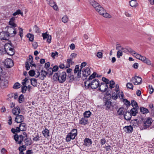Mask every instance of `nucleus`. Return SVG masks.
Instances as JSON below:
<instances>
[{
	"mask_svg": "<svg viewBox=\"0 0 154 154\" xmlns=\"http://www.w3.org/2000/svg\"><path fill=\"white\" fill-rule=\"evenodd\" d=\"M149 92L150 94H152L154 91V89L152 86L149 85Z\"/></svg>",
	"mask_w": 154,
	"mask_h": 154,
	"instance_id": "nucleus-47",
	"label": "nucleus"
},
{
	"mask_svg": "<svg viewBox=\"0 0 154 154\" xmlns=\"http://www.w3.org/2000/svg\"><path fill=\"white\" fill-rule=\"evenodd\" d=\"M79 65H77L75 66V69L74 70V74H76L79 72Z\"/></svg>",
	"mask_w": 154,
	"mask_h": 154,
	"instance_id": "nucleus-53",
	"label": "nucleus"
},
{
	"mask_svg": "<svg viewBox=\"0 0 154 154\" xmlns=\"http://www.w3.org/2000/svg\"><path fill=\"white\" fill-rule=\"evenodd\" d=\"M125 110L123 107H120L117 111V113L119 115H124Z\"/></svg>",
	"mask_w": 154,
	"mask_h": 154,
	"instance_id": "nucleus-24",
	"label": "nucleus"
},
{
	"mask_svg": "<svg viewBox=\"0 0 154 154\" xmlns=\"http://www.w3.org/2000/svg\"><path fill=\"white\" fill-rule=\"evenodd\" d=\"M18 101L20 103H21L24 101V95L21 94L20 96L18 98Z\"/></svg>",
	"mask_w": 154,
	"mask_h": 154,
	"instance_id": "nucleus-36",
	"label": "nucleus"
},
{
	"mask_svg": "<svg viewBox=\"0 0 154 154\" xmlns=\"http://www.w3.org/2000/svg\"><path fill=\"white\" fill-rule=\"evenodd\" d=\"M91 88L94 89L97 88L100 85V83L99 81L97 79H94L91 81V83H89L88 84V88L90 86Z\"/></svg>",
	"mask_w": 154,
	"mask_h": 154,
	"instance_id": "nucleus-3",
	"label": "nucleus"
},
{
	"mask_svg": "<svg viewBox=\"0 0 154 154\" xmlns=\"http://www.w3.org/2000/svg\"><path fill=\"white\" fill-rule=\"evenodd\" d=\"M42 133L45 137H47L49 136V131L47 128H45L42 132Z\"/></svg>",
	"mask_w": 154,
	"mask_h": 154,
	"instance_id": "nucleus-31",
	"label": "nucleus"
},
{
	"mask_svg": "<svg viewBox=\"0 0 154 154\" xmlns=\"http://www.w3.org/2000/svg\"><path fill=\"white\" fill-rule=\"evenodd\" d=\"M32 46L34 49H36L38 47V44L37 42H33L32 44Z\"/></svg>",
	"mask_w": 154,
	"mask_h": 154,
	"instance_id": "nucleus-64",
	"label": "nucleus"
},
{
	"mask_svg": "<svg viewBox=\"0 0 154 154\" xmlns=\"http://www.w3.org/2000/svg\"><path fill=\"white\" fill-rule=\"evenodd\" d=\"M77 135L76 134H75L72 133H69L66 136V140L67 142H69L71 139H74Z\"/></svg>",
	"mask_w": 154,
	"mask_h": 154,
	"instance_id": "nucleus-9",
	"label": "nucleus"
},
{
	"mask_svg": "<svg viewBox=\"0 0 154 154\" xmlns=\"http://www.w3.org/2000/svg\"><path fill=\"white\" fill-rule=\"evenodd\" d=\"M8 85V80L6 79H3L0 81V87L4 88L7 87Z\"/></svg>",
	"mask_w": 154,
	"mask_h": 154,
	"instance_id": "nucleus-8",
	"label": "nucleus"
},
{
	"mask_svg": "<svg viewBox=\"0 0 154 154\" xmlns=\"http://www.w3.org/2000/svg\"><path fill=\"white\" fill-rule=\"evenodd\" d=\"M124 115L125 119L126 120H130L131 119V113L129 112L126 111L125 112Z\"/></svg>",
	"mask_w": 154,
	"mask_h": 154,
	"instance_id": "nucleus-16",
	"label": "nucleus"
},
{
	"mask_svg": "<svg viewBox=\"0 0 154 154\" xmlns=\"http://www.w3.org/2000/svg\"><path fill=\"white\" fill-rule=\"evenodd\" d=\"M41 73L39 78L42 80H43L44 78L46 77V75H47V72L43 70H42L41 71Z\"/></svg>",
	"mask_w": 154,
	"mask_h": 154,
	"instance_id": "nucleus-19",
	"label": "nucleus"
},
{
	"mask_svg": "<svg viewBox=\"0 0 154 154\" xmlns=\"http://www.w3.org/2000/svg\"><path fill=\"white\" fill-rule=\"evenodd\" d=\"M72 59H68L67 60V62L68 64V66H66V68H68L70 66V63H71V64H72L74 63L72 61Z\"/></svg>",
	"mask_w": 154,
	"mask_h": 154,
	"instance_id": "nucleus-43",
	"label": "nucleus"
},
{
	"mask_svg": "<svg viewBox=\"0 0 154 154\" xmlns=\"http://www.w3.org/2000/svg\"><path fill=\"white\" fill-rule=\"evenodd\" d=\"M130 5L132 7H135V0H132L129 2Z\"/></svg>",
	"mask_w": 154,
	"mask_h": 154,
	"instance_id": "nucleus-56",
	"label": "nucleus"
},
{
	"mask_svg": "<svg viewBox=\"0 0 154 154\" xmlns=\"http://www.w3.org/2000/svg\"><path fill=\"white\" fill-rule=\"evenodd\" d=\"M5 51L7 54L10 56L13 55L15 53L14 49L13 48H11L8 50H7Z\"/></svg>",
	"mask_w": 154,
	"mask_h": 154,
	"instance_id": "nucleus-28",
	"label": "nucleus"
},
{
	"mask_svg": "<svg viewBox=\"0 0 154 154\" xmlns=\"http://www.w3.org/2000/svg\"><path fill=\"white\" fill-rule=\"evenodd\" d=\"M97 56L99 58H102L103 56V54L101 52H97Z\"/></svg>",
	"mask_w": 154,
	"mask_h": 154,
	"instance_id": "nucleus-62",
	"label": "nucleus"
},
{
	"mask_svg": "<svg viewBox=\"0 0 154 154\" xmlns=\"http://www.w3.org/2000/svg\"><path fill=\"white\" fill-rule=\"evenodd\" d=\"M14 138L16 143L20 144L23 140L24 137L22 135L19 136L17 134H15L14 136Z\"/></svg>",
	"mask_w": 154,
	"mask_h": 154,
	"instance_id": "nucleus-4",
	"label": "nucleus"
},
{
	"mask_svg": "<svg viewBox=\"0 0 154 154\" xmlns=\"http://www.w3.org/2000/svg\"><path fill=\"white\" fill-rule=\"evenodd\" d=\"M25 64L26 65L25 67L26 68V70H29L30 69V66L29 64L28 61H26L25 63Z\"/></svg>",
	"mask_w": 154,
	"mask_h": 154,
	"instance_id": "nucleus-55",
	"label": "nucleus"
},
{
	"mask_svg": "<svg viewBox=\"0 0 154 154\" xmlns=\"http://www.w3.org/2000/svg\"><path fill=\"white\" fill-rule=\"evenodd\" d=\"M68 77H69V81L70 82L76 80V78L74 77L73 75H71V74H68Z\"/></svg>",
	"mask_w": 154,
	"mask_h": 154,
	"instance_id": "nucleus-25",
	"label": "nucleus"
},
{
	"mask_svg": "<svg viewBox=\"0 0 154 154\" xmlns=\"http://www.w3.org/2000/svg\"><path fill=\"white\" fill-rule=\"evenodd\" d=\"M82 75L84 77H86L89 75L91 72L90 69L89 68L87 67L86 69H83L82 71Z\"/></svg>",
	"mask_w": 154,
	"mask_h": 154,
	"instance_id": "nucleus-11",
	"label": "nucleus"
},
{
	"mask_svg": "<svg viewBox=\"0 0 154 154\" xmlns=\"http://www.w3.org/2000/svg\"><path fill=\"white\" fill-rule=\"evenodd\" d=\"M124 129L126 133H131L133 131V128L131 125H130L125 127Z\"/></svg>",
	"mask_w": 154,
	"mask_h": 154,
	"instance_id": "nucleus-18",
	"label": "nucleus"
},
{
	"mask_svg": "<svg viewBox=\"0 0 154 154\" xmlns=\"http://www.w3.org/2000/svg\"><path fill=\"white\" fill-rule=\"evenodd\" d=\"M135 58L138 59L143 62L145 63L148 65H150L151 64V63L150 60L148 58H146L144 56H141L135 52Z\"/></svg>",
	"mask_w": 154,
	"mask_h": 154,
	"instance_id": "nucleus-2",
	"label": "nucleus"
},
{
	"mask_svg": "<svg viewBox=\"0 0 154 154\" xmlns=\"http://www.w3.org/2000/svg\"><path fill=\"white\" fill-rule=\"evenodd\" d=\"M102 80L103 81V82H104L107 85L109 83V80L104 77H103L102 78Z\"/></svg>",
	"mask_w": 154,
	"mask_h": 154,
	"instance_id": "nucleus-45",
	"label": "nucleus"
},
{
	"mask_svg": "<svg viewBox=\"0 0 154 154\" xmlns=\"http://www.w3.org/2000/svg\"><path fill=\"white\" fill-rule=\"evenodd\" d=\"M31 85L34 87H36L37 85V80L35 78H32L30 79Z\"/></svg>",
	"mask_w": 154,
	"mask_h": 154,
	"instance_id": "nucleus-32",
	"label": "nucleus"
},
{
	"mask_svg": "<svg viewBox=\"0 0 154 154\" xmlns=\"http://www.w3.org/2000/svg\"><path fill=\"white\" fill-rule=\"evenodd\" d=\"M20 109L18 106L13 109L12 112L14 115L17 116L20 114Z\"/></svg>",
	"mask_w": 154,
	"mask_h": 154,
	"instance_id": "nucleus-13",
	"label": "nucleus"
},
{
	"mask_svg": "<svg viewBox=\"0 0 154 154\" xmlns=\"http://www.w3.org/2000/svg\"><path fill=\"white\" fill-rule=\"evenodd\" d=\"M96 75H98V74L95 72H94L88 78V81L90 82V80L94 78L96 76Z\"/></svg>",
	"mask_w": 154,
	"mask_h": 154,
	"instance_id": "nucleus-35",
	"label": "nucleus"
},
{
	"mask_svg": "<svg viewBox=\"0 0 154 154\" xmlns=\"http://www.w3.org/2000/svg\"><path fill=\"white\" fill-rule=\"evenodd\" d=\"M122 55V52L121 50H118L117 53V57L118 58H119Z\"/></svg>",
	"mask_w": 154,
	"mask_h": 154,
	"instance_id": "nucleus-49",
	"label": "nucleus"
},
{
	"mask_svg": "<svg viewBox=\"0 0 154 154\" xmlns=\"http://www.w3.org/2000/svg\"><path fill=\"white\" fill-rule=\"evenodd\" d=\"M26 125L25 123H21L19 126L22 131H25L26 130Z\"/></svg>",
	"mask_w": 154,
	"mask_h": 154,
	"instance_id": "nucleus-23",
	"label": "nucleus"
},
{
	"mask_svg": "<svg viewBox=\"0 0 154 154\" xmlns=\"http://www.w3.org/2000/svg\"><path fill=\"white\" fill-rule=\"evenodd\" d=\"M4 64L7 68H9L13 66L14 64L12 59L7 58L5 60L4 62Z\"/></svg>",
	"mask_w": 154,
	"mask_h": 154,
	"instance_id": "nucleus-6",
	"label": "nucleus"
},
{
	"mask_svg": "<svg viewBox=\"0 0 154 154\" xmlns=\"http://www.w3.org/2000/svg\"><path fill=\"white\" fill-rule=\"evenodd\" d=\"M131 104L132 106L133 107V108L131 110V113L132 115L135 116V112L133 110V109H135V101L134 100L131 101Z\"/></svg>",
	"mask_w": 154,
	"mask_h": 154,
	"instance_id": "nucleus-30",
	"label": "nucleus"
},
{
	"mask_svg": "<svg viewBox=\"0 0 154 154\" xmlns=\"http://www.w3.org/2000/svg\"><path fill=\"white\" fill-rule=\"evenodd\" d=\"M9 35L8 32H2L0 33V38L2 40H8Z\"/></svg>",
	"mask_w": 154,
	"mask_h": 154,
	"instance_id": "nucleus-7",
	"label": "nucleus"
},
{
	"mask_svg": "<svg viewBox=\"0 0 154 154\" xmlns=\"http://www.w3.org/2000/svg\"><path fill=\"white\" fill-rule=\"evenodd\" d=\"M20 87V85L18 82L15 83L13 87V88L14 89H17Z\"/></svg>",
	"mask_w": 154,
	"mask_h": 154,
	"instance_id": "nucleus-38",
	"label": "nucleus"
},
{
	"mask_svg": "<svg viewBox=\"0 0 154 154\" xmlns=\"http://www.w3.org/2000/svg\"><path fill=\"white\" fill-rule=\"evenodd\" d=\"M19 29L20 30L19 35L21 38L23 36V29L20 27L19 28Z\"/></svg>",
	"mask_w": 154,
	"mask_h": 154,
	"instance_id": "nucleus-59",
	"label": "nucleus"
},
{
	"mask_svg": "<svg viewBox=\"0 0 154 154\" xmlns=\"http://www.w3.org/2000/svg\"><path fill=\"white\" fill-rule=\"evenodd\" d=\"M20 14L21 16H23V13L22 12H21V11L20 9L17 10L16 12L14 13L12 15L15 16L17 15Z\"/></svg>",
	"mask_w": 154,
	"mask_h": 154,
	"instance_id": "nucleus-37",
	"label": "nucleus"
},
{
	"mask_svg": "<svg viewBox=\"0 0 154 154\" xmlns=\"http://www.w3.org/2000/svg\"><path fill=\"white\" fill-rule=\"evenodd\" d=\"M135 121L137 123V126H138L139 124L141 123L142 119V118H139V119H135Z\"/></svg>",
	"mask_w": 154,
	"mask_h": 154,
	"instance_id": "nucleus-60",
	"label": "nucleus"
},
{
	"mask_svg": "<svg viewBox=\"0 0 154 154\" xmlns=\"http://www.w3.org/2000/svg\"><path fill=\"white\" fill-rule=\"evenodd\" d=\"M109 88L111 89H112L114 87L113 85L115 84V83L114 81L111 80L109 82Z\"/></svg>",
	"mask_w": 154,
	"mask_h": 154,
	"instance_id": "nucleus-54",
	"label": "nucleus"
},
{
	"mask_svg": "<svg viewBox=\"0 0 154 154\" xmlns=\"http://www.w3.org/2000/svg\"><path fill=\"white\" fill-rule=\"evenodd\" d=\"M42 35L43 37V39L44 40L47 38V42L49 43L51 42V36L49 35L48 34H47V32L42 33Z\"/></svg>",
	"mask_w": 154,
	"mask_h": 154,
	"instance_id": "nucleus-12",
	"label": "nucleus"
},
{
	"mask_svg": "<svg viewBox=\"0 0 154 154\" xmlns=\"http://www.w3.org/2000/svg\"><path fill=\"white\" fill-rule=\"evenodd\" d=\"M91 115V112L90 111H86L84 113V117L86 118H89L90 117Z\"/></svg>",
	"mask_w": 154,
	"mask_h": 154,
	"instance_id": "nucleus-33",
	"label": "nucleus"
},
{
	"mask_svg": "<svg viewBox=\"0 0 154 154\" xmlns=\"http://www.w3.org/2000/svg\"><path fill=\"white\" fill-rule=\"evenodd\" d=\"M88 122V119L84 117L80 120L79 123L80 124L85 125L87 124Z\"/></svg>",
	"mask_w": 154,
	"mask_h": 154,
	"instance_id": "nucleus-26",
	"label": "nucleus"
},
{
	"mask_svg": "<svg viewBox=\"0 0 154 154\" xmlns=\"http://www.w3.org/2000/svg\"><path fill=\"white\" fill-rule=\"evenodd\" d=\"M142 79L141 77L137 76L135 75V85H140L141 84Z\"/></svg>",
	"mask_w": 154,
	"mask_h": 154,
	"instance_id": "nucleus-20",
	"label": "nucleus"
},
{
	"mask_svg": "<svg viewBox=\"0 0 154 154\" xmlns=\"http://www.w3.org/2000/svg\"><path fill=\"white\" fill-rule=\"evenodd\" d=\"M12 44L11 41H9V43H6L4 47L5 51L12 48Z\"/></svg>",
	"mask_w": 154,
	"mask_h": 154,
	"instance_id": "nucleus-21",
	"label": "nucleus"
},
{
	"mask_svg": "<svg viewBox=\"0 0 154 154\" xmlns=\"http://www.w3.org/2000/svg\"><path fill=\"white\" fill-rule=\"evenodd\" d=\"M92 141L90 139L85 138L84 140L83 145L86 146H90L92 143Z\"/></svg>",
	"mask_w": 154,
	"mask_h": 154,
	"instance_id": "nucleus-17",
	"label": "nucleus"
},
{
	"mask_svg": "<svg viewBox=\"0 0 154 154\" xmlns=\"http://www.w3.org/2000/svg\"><path fill=\"white\" fill-rule=\"evenodd\" d=\"M59 74L58 73H55L54 75V76L53 77V79L55 80H58V79L59 78Z\"/></svg>",
	"mask_w": 154,
	"mask_h": 154,
	"instance_id": "nucleus-41",
	"label": "nucleus"
},
{
	"mask_svg": "<svg viewBox=\"0 0 154 154\" xmlns=\"http://www.w3.org/2000/svg\"><path fill=\"white\" fill-rule=\"evenodd\" d=\"M126 86L128 88L132 89L134 86L133 84L131 83H128L127 84Z\"/></svg>",
	"mask_w": 154,
	"mask_h": 154,
	"instance_id": "nucleus-51",
	"label": "nucleus"
},
{
	"mask_svg": "<svg viewBox=\"0 0 154 154\" xmlns=\"http://www.w3.org/2000/svg\"><path fill=\"white\" fill-rule=\"evenodd\" d=\"M88 1L90 4L100 14L106 18H110L111 16L109 14L106 13L105 11L99 3L94 0H88Z\"/></svg>",
	"mask_w": 154,
	"mask_h": 154,
	"instance_id": "nucleus-1",
	"label": "nucleus"
},
{
	"mask_svg": "<svg viewBox=\"0 0 154 154\" xmlns=\"http://www.w3.org/2000/svg\"><path fill=\"white\" fill-rule=\"evenodd\" d=\"M140 112L143 114H146L149 112L148 110L146 108L141 107L140 109Z\"/></svg>",
	"mask_w": 154,
	"mask_h": 154,
	"instance_id": "nucleus-29",
	"label": "nucleus"
},
{
	"mask_svg": "<svg viewBox=\"0 0 154 154\" xmlns=\"http://www.w3.org/2000/svg\"><path fill=\"white\" fill-rule=\"evenodd\" d=\"M47 3L51 7H52L55 4L53 0H47Z\"/></svg>",
	"mask_w": 154,
	"mask_h": 154,
	"instance_id": "nucleus-40",
	"label": "nucleus"
},
{
	"mask_svg": "<svg viewBox=\"0 0 154 154\" xmlns=\"http://www.w3.org/2000/svg\"><path fill=\"white\" fill-rule=\"evenodd\" d=\"M58 55V53L56 51L55 52H52L51 53V57L54 59L55 58V56H57Z\"/></svg>",
	"mask_w": 154,
	"mask_h": 154,
	"instance_id": "nucleus-58",
	"label": "nucleus"
},
{
	"mask_svg": "<svg viewBox=\"0 0 154 154\" xmlns=\"http://www.w3.org/2000/svg\"><path fill=\"white\" fill-rule=\"evenodd\" d=\"M35 72L34 70H31L29 72V74L31 76H33L35 75Z\"/></svg>",
	"mask_w": 154,
	"mask_h": 154,
	"instance_id": "nucleus-52",
	"label": "nucleus"
},
{
	"mask_svg": "<svg viewBox=\"0 0 154 154\" xmlns=\"http://www.w3.org/2000/svg\"><path fill=\"white\" fill-rule=\"evenodd\" d=\"M59 69V67L57 65H55L54 66L53 68L52 69V71H53V72H56Z\"/></svg>",
	"mask_w": 154,
	"mask_h": 154,
	"instance_id": "nucleus-57",
	"label": "nucleus"
},
{
	"mask_svg": "<svg viewBox=\"0 0 154 154\" xmlns=\"http://www.w3.org/2000/svg\"><path fill=\"white\" fill-rule=\"evenodd\" d=\"M104 106H106V109L107 110L110 109L111 106H113L111 102L109 100H106Z\"/></svg>",
	"mask_w": 154,
	"mask_h": 154,
	"instance_id": "nucleus-15",
	"label": "nucleus"
},
{
	"mask_svg": "<svg viewBox=\"0 0 154 154\" xmlns=\"http://www.w3.org/2000/svg\"><path fill=\"white\" fill-rule=\"evenodd\" d=\"M48 72H47V74H49V76L51 75H52L53 73V71H52V68H50L48 69Z\"/></svg>",
	"mask_w": 154,
	"mask_h": 154,
	"instance_id": "nucleus-48",
	"label": "nucleus"
},
{
	"mask_svg": "<svg viewBox=\"0 0 154 154\" xmlns=\"http://www.w3.org/2000/svg\"><path fill=\"white\" fill-rule=\"evenodd\" d=\"M123 102H124V104L126 105V106H129L131 105L130 102L127 99H123Z\"/></svg>",
	"mask_w": 154,
	"mask_h": 154,
	"instance_id": "nucleus-39",
	"label": "nucleus"
},
{
	"mask_svg": "<svg viewBox=\"0 0 154 154\" xmlns=\"http://www.w3.org/2000/svg\"><path fill=\"white\" fill-rule=\"evenodd\" d=\"M39 138L40 137L39 136V135L38 134H37L36 135L35 137H34L33 138V140L35 141H37L39 140Z\"/></svg>",
	"mask_w": 154,
	"mask_h": 154,
	"instance_id": "nucleus-61",
	"label": "nucleus"
},
{
	"mask_svg": "<svg viewBox=\"0 0 154 154\" xmlns=\"http://www.w3.org/2000/svg\"><path fill=\"white\" fill-rule=\"evenodd\" d=\"M34 29L35 32L37 33H39L40 32V29L37 25H35L34 26Z\"/></svg>",
	"mask_w": 154,
	"mask_h": 154,
	"instance_id": "nucleus-42",
	"label": "nucleus"
},
{
	"mask_svg": "<svg viewBox=\"0 0 154 154\" xmlns=\"http://www.w3.org/2000/svg\"><path fill=\"white\" fill-rule=\"evenodd\" d=\"M27 37L29 38V40L31 42H32L34 40V36L33 35H32L29 33L27 34Z\"/></svg>",
	"mask_w": 154,
	"mask_h": 154,
	"instance_id": "nucleus-34",
	"label": "nucleus"
},
{
	"mask_svg": "<svg viewBox=\"0 0 154 154\" xmlns=\"http://www.w3.org/2000/svg\"><path fill=\"white\" fill-rule=\"evenodd\" d=\"M62 21L64 23H66L68 21V19L66 16H63L62 19Z\"/></svg>",
	"mask_w": 154,
	"mask_h": 154,
	"instance_id": "nucleus-44",
	"label": "nucleus"
},
{
	"mask_svg": "<svg viewBox=\"0 0 154 154\" xmlns=\"http://www.w3.org/2000/svg\"><path fill=\"white\" fill-rule=\"evenodd\" d=\"M18 149L20 151L19 154H24L23 151L26 149V146L25 145H22L20 146Z\"/></svg>",
	"mask_w": 154,
	"mask_h": 154,
	"instance_id": "nucleus-27",
	"label": "nucleus"
},
{
	"mask_svg": "<svg viewBox=\"0 0 154 154\" xmlns=\"http://www.w3.org/2000/svg\"><path fill=\"white\" fill-rule=\"evenodd\" d=\"M24 119V118L23 116L18 114L17 115L15 118V121L17 123H21L23 121Z\"/></svg>",
	"mask_w": 154,
	"mask_h": 154,
	"instance_id": "nucleus-10",
	"label": "nucleus"
},
{
	"mask_svg": "<svg viewBox=\"0 0 154 154\" xmlns=\"http://www.w3.org/2000/svg\"><path fill=\"white\" fill-rule=\"evenodd\" d=\"M66 72H62L59 73V78L58 81L60 83H63L66 80Z\"/></svg>",
	"mask_w": 154,
	"mask_h": 154,
	"instance_id": "nucleus-5",
	"label": "nucleus"
},
{
	"mask_svg": "<svg viewBox=\"0 0 154 154\" xmlns=\"http://www.w3.org/2000/svg\"><path fill=\"white\" fill-rule=\"evenodd\" d=\"M9 24L12 26L13 29H14V28L17 26L16 24L14 23V22L9 21Z\"/></svg>",
	"mask_w": 154,
	"mask_h": 154,
	"instance_id": "nucleus-50",
	"label": "nucleus"
},
{
	"mask_svg": "<svg viewBox=\"0 0 154 154\" xmlns=\"http://www.w3.org/2000/svg\"><path fill=\"white\" fill-rule=\"evenodd\" d=\"M108 88V86L106 84L103 85H100L99 89L102 92H105L106 91Z\"/></svg>",
	"mask_w": 154,
	"mask_h": 154,
	"instance_id": "nucleus-22",
	"label": "nucleus"
},
{
	"mask_svg": "<svg viewBox=\"0 0 154 154\" xmlns=\"http://www.w3.org/2000/svg\"><path fill=\"white\" fill-rule=\"evenodd\" d=\"M27 86H23L21 88V92L23 93H25L26 91Z\"/></svg>",
	"mask_w": 154,
	"mask_h": 154,
	"instance_id": "nucleus-46",
	"label": "nucleus"
},
{
	"mask_svg": "<svg viewBox=\"0 0 154 154\" xmlns=\"http://www.w3.org/2000/svg\"><path fill=\"white\" fill-rule=\"evenodd\" d=\"M106 142V140L105 138H103L100 140V143L101 145H103L105 144Z\"/></svg>",
	"mask_w": 154,
	"mask_h": 154,
	"instance_id": "nucleus-63",
	"label": "nucleus"
},
{
	"mask_svg": "<svg viewBox=\"0 0 154 154\" xmlns=\"http://www.w3.org/2000/svg\"><path fill=\"white\" fill-rule=\"evenodd\" d=\"M152 122V120L151 118H148L144 122V126L146 128L150 126Z\"/></svg>",
	"mask_w": 154,
	"mask_h": 154,
	"instance_id": "nucleus-14",
	"label": "nucleus"
}]
</instances>
